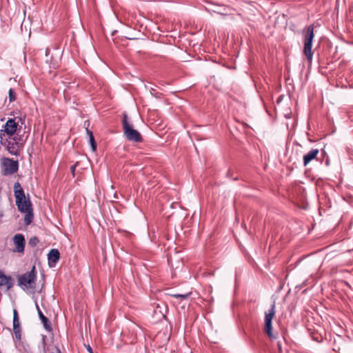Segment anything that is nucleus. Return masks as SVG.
I'll return each instance as SVG.
<instances>
[{"mask_svg": "<svg viewBox=\"0 0 353 353\" xmlns=\"http://www.w3.org/2000/svg\"><path fill=\"white\" fill-rule=\"evenodd\" d=\"M50 52V48H46V55L47 56L48 54V53Z\"/></svg>", "mask_w": 353, "mask_h": 353, "instance_id": "obj_28", "label": "nucleus"}, {"mask_svg": "<svg viewBox=\"0 0 353 353\" xmlns=\"http://www.w3.org/2000/svg\"><path fill=\"white\" fill-rule=\"evenodd\" d=\"M313 339L317 342H320L321 341V339H319V337H317V336H314L313 337Z\"/></svg>", "mask_w": 353, "mask_h": 353, "instance_id": "obj_26", "label": "nucleus"}, {"mask_svg": "<svg viewBox=\"0 0 353 353\" xmlns=\"http://www.w3.org/2000/svg\"><path fill=\"white\" fill-rule=\"evenodd\" d=\"M60 259V253L57 249H52L48 254V261L50 268H54Z\"/></svg>", "mask_w": 353, "mask_h": 353, "instance_id": "obj_8", "label": "nucleus"}, {"mask_svg": "<svg viewBox=\"0 0 353 353\" xmlns=\"http://www.w3.org/2000/svg\"><path fill=\"white\" fill-rule=\"evenodd\" d=\"M37 272L35 266L30 272H26L19 276L18 285L23 290H33L36 287Z\"/></svg>", "mask_w": 353, "mask_h": 353, "instance_id": "obj_3", "label": "nucleus"}, {"mask_svg": "<svg viewBox=\"0 0 353 353\" xmlns=\"http://www.w3.org/2000/svg\"><path fill=\"white\" fill-rule=\"evenodd\" d=\"M13 241L14 245H16L14 251L17 252H23L25 248V238L23 234H17L14 235L13 238Z\"/></svg>", "mask_w": 353, "mask_h": 353, "instance_id": "obj_7", "label": "nucleus"}, {"mask_svg": "<svg viewBox=\"0 0 353 353\" xmlns=\"http://www.w3.org/2000/svg\"><path fill=\"white\" fill-rule=\"evenodd\" d=\"M172 296L175 298H181L182 299H186L188 298L189 294H173Z\"/></svg>", "mask_w": 353, "mask_h": 353, "instance_id": "obj_21", "label": "nucleus"}, {"mask_svg": "<svg viewBox=\"0 0 353 353\" xmlns=\"http://www.w3.org/2000/svg\"><path fill=\"white\" fill-rule=\"evenodd\" d=\"M3 172L5 175L12 174L17 172L19 169L18 161H14L9 158L2 159Z\"/></svg>", "mask_w": 353, "mask_h": 353, "instance_id": "obj_6", "label": "nucleus"}, {"mask_svg": "<svg viewBox=\"0 0 353 353\" xmlns=\"http://www.w3.org/2000/svg\"><path fill=\"white\" fill-rule=\"evenodd\" d=\"M6 148L8 152L12 155H18L19 154V145L14 139L8 141Z\"/></svg>", "mask_w": 353, "mask_h": 353, "instance_id": "obj_11", "label": "nucleus"}, {"mask_svg": "<svg viewBox=\"0 0 353 353\" xmlns=\"http://www.w3.org/2000/svg\"><path fill=\"white\" fill-rule=\"evenodd\" d=\"M5 132L7 134L12 136L13 135L17 130V123L14 119H9L6 123L5 125Z\"/></svg>", "mask_w": 353, "mask_h": 353, "instance_id": "obj_10", "label": "nucleus"}, {"mask_svg": "<svg viewBox=\"0 0 353 353\" xmlns=\"http://www.w3.org/2000/svg\"><path fill=\"white\" fill-rule=\"evenodd\" d=\"M39 319H41L45 330L48 332H52V327L50 320L43 314L42 311H39Z\"/></svg>", "mask_w": 353, "mask_h": 353, "instance_id": "obj_13", "label": "nucleus"}, {"mask_svg": "<svg viewBox=\"0 0 353 353\" xmlns=\"http://www.w3.org/2000/svg\"><path fill=\"white\" fill-rule=\"evenodd\" d=\"M314 25L306 26L303 30V54L305 56L308 63L311 64L313 60L314 52L312 50L314 34Z\"/></svg>", "mask_w": 353, "mask_h": 353, "instance_id": "obj_1", "label": "nucleus"}, {"mask_svg": "<svg viewBox=\"0 0 353 353\" xmlns=\"http://www.w3.org/2000/svg\"><path fill=\"white\" fill-rule=\"evenodd\" d=\"M46 336H43V340L44 341ZM43 350L45 353H61L60 349L57 346H53L51 349L50 346H46L45 342L43 341Z\"/></svg>", "mask_w": 353, "mask_h": 353, "instance_id": "obj_15", "label": "nucleus"}, {"mask_svg": "<svg viewBox=\"0 0 353 353\" xmlns=\"http://www.w3.org/2000/svg\"><path fill=\"white\" fill-rule=\"evenodd\" d=\"M77 165V163H76L74 165H72L70 168L71 173L73 176H74V175H75V169H76Z\"/></svg>", "mask_w": 353, "mask_h": 353, "instance_id": "obj_22", "label": "nucleus"}, {"mask_svg": "<svg viewBox=\"0 0 353 353\" xmlns=\"http://www.w3.org/2000/svg\"><path fill=\"white\" fill-rule=\"evenodd\" d=\"M319 150L317 148H312L303 157V165L307 166L312 160L316 159Z\"/></svg>", "mask_w": 353, "mask_h": 353, "instance_id": "obj_9", "label": "nucleus"}, {"mask_svg": "<svg viewBox=\"0 0 353 353\" xmlns=\"http://www.w3.org/2000/svg\"><path fill=\"white\" fill-rule=\"evenodd\" d=\"M6 285L7 289L9 290L12 288V279L10 276H6L2 271L0 270V286Z\"/></svg>", "mask_w": 353, "mask_h": 353, "instance_id": "obj_12", "label": "nucleus"}, {"mask_svg": "<svg viewBox=\"0 0 353 353\" xmlns=\"http://www.w3.org/2000/svg\"><path fill=\"white\" fill-rule=\"evenodd\" d=\"M275 307V302L274 301L270 309L265 314L264 331L270 339H276V336L272 333V319L276 313Z\"/></svg>", "mask_w": 353, "mask_h": 353, "instance_id": "obj_5", "label": "nucleus"}, {"mask_svg": "<svg viewBox=\"0 0 353 353\" xmlns=\"http://www.w3.org/2000/svg\"><path fill=\"white\" fill-rule=\"evenodd\" d=\"M20 325L19 319H13V326Z\"/></svg>", "mask_w": 353, "mask_h": 353, "instance_id": "obj_23", "label": "nucleus"}, {"mask_svg": "<svg viewBox=\"0 0 353 353\" xmlns=\"http://www.w3.org/2000/svg\"><path fill=\"white\" fill-rule=\"evenodd\" d=\"M122 127L123 133L128 140L136 143H140L143 141V138L139 131L133 129L132 125L128 123L126 113L123 114Z\"/></svg>", "mask_w": 353, "mask_h": 353, "instance_id": "obj_4", "label": "nucleus"}, {"mask_svg": "<svg viewBox=\"0 0 353 353\" xmlns=\"http://www.w3.org/2000/svg\"><path fill=\"white\" fill-rule=\"evenodd\" d=\"M39 242V239L37 236H32L29 239L28 244L30 246L34 248L37 246Z\"/></svg>", "mask_w": 353, "mask_h": 353, "instance_id": "obj_17", "label": "nucleus"}, {"mask_svg": "<svg viewBox=\"0 0 353 353\" xmlns=\"http://www.w3.org/2000/svg\"><path fill=\"white\" fill-rule=\"evenodd\" d=\"M87 350L90 352V353H93L92 352V350L91 348V347L90 345H88L87 347Z\"/></svg>", "mask_w": 353, "mask_h": 353, "instance_id": "obj_27", "label": "nucleus"}, {"mask_svg": "<svg viewBox=\"0 0 353 353\" xmlns=\"http://www.w3.org/2000/svg\"><path fill=\"white\" fill-rule=\"evenodd\" d=\"M89 142L90 143L92 150L93 152L96 151L97 150V143L95 142L94 137L93 134H91V137L89 138Z\"/></svg>", "mask_w": 353, "mask_h": 353, "instance_id": "obj_18", "label": "nucleus"}, {"mask_svg": "<svg viewBox=\"0 0 353 353\" xmlns=\"http://www.w3.org/2000/svg\"><path fill=\"white\" fill-rule=\"evenodd\" d=\"M8 94H9V101L10 102L14 101L16 100L17 97H16V93L12 88H10L9 90Z\"/></svg>", "mask_w": 353, "mask_h": 353, "instance_id": "obj_19", "label": "nucleus"}, {"mask_svg": "<svg viewBox=\"0 0 353 353\" xmlns=\"http://www.w3.org/2000/svg\"><path fill=\"white\" fill-rule=\"evenodd\" d=\"M14 194L16 199V205L21 212L32 209V205L29 198H26L24 191L19 182L14 185Z\"/></svg>", "mask_w": 353, "mask_h": 353, "instance_id": "obj_2", "label": "nucleus"}, {"mask_svg": "<svg viewBox=\"0 0 353 353\" xmlns=\"http://www.w3.org/2000/svg\"><path fill=\"white\" fill-rule=\"evenodd\" d=\"M278 346H279V349H281V346H280L279 343H278Z\"/></svg>", "mask_w": 353, "mask_h": 353, "instance_id": "obj_29", "label": "nucleus"}, {"mask_svg": "<svg viewBox=\"0 0 353 353\" xmlns=\"http://www.w3.org/2000/svg\"><path fill=\"white\" fill-rule=\"evenodd\" d=\"M89 125H90V123H89V121H85L84 122V127H85V130H86V133H87V134L88 135L89 138H90V137H91V134H93V133H92V132L91 130H90L88 129Z\"/></svg>", "mask_w": 353, "mask_h": 353, "instance_id": "obj_20", "label": "nucleus"}, {"mask_svg": "<svg viewBox=\"0 0 353 353\" xmlns=\"http://www.w3.org/2000/svg\"><path fill=\"white\" fill-rule=\"evenodd\" d=\"M13 319H19L18 312L16 309H14L13 310Z\"/></svg>", "mask_w": 353, "mask_h": 353, "instance_id": "obj_24", "label": "nucleus"}, {"mask_svg": "<svg viewBox=\"0 0 353 353\" xmlns=\"http://www.w3.org/2000/svg\"><path fill=\"white\" fill-rule=\"evenodd\" d=\"M35 305H36L37 310L38 312V314H39V311H41V309H40V307H39V305H38V303L37 302L35 303Z\"/></svg>", "mask_w": 353, "mask_h": 353, "instance_id": "obj_25", "label": "nucleus"}, {"mask_svg": "<svg viewBox=\"0 0 353 353\" xmlns=\"http://www.w3.org/2000/svg\"><path fill=\"white\" fill-rule=\"evenodd\" d=\"M13 330L15 335V337L17 340H21V331L20 325L13 326Z\"/></svg>", "mask_w": 353, "mask_h": 353, "instance_id": "obj_16", "label": "nucleus"}, {"mask_svg": "<svg viewBox=\"0 0 353 353\" xmlns=\"http://www.w3.org/2000/svg\"><path fill=\"white\" fill-rule=\"evenodd\" d=\"M23 213H26V215L24 217V223L26 225H28L33 221V218H34L33 209L26 211Z\"/></svg>", "mask_w": 353, "mask_h": 353, "instance_id": "obj_14", "label": "nucleus"}]
</instances>
